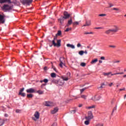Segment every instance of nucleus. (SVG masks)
<instances>
[{"instance_id": "79ce46f5", "label": "nucleus", "mask_w": 126, "mask_h": 126, "mask_svg": "<svg viewBox=\"0 0 126 126\" xmlns=\"http://www.w3.org/2000/svg\"><path fill=\"white\" fill-rule=\"evenodd\" d=\"M52 68L54 69V70H55V71L58 72V71H57V69L56 68V67H55V66L52 65Z\"/></svg>"}, {"instance_id": "c03bdc74", "label": "nucleus", "mask_w": 126, "mask_h": 126, "mask_svg": "<svg viewBox=\"0 0 126 126\" xmlns=\"http://www.w3.org/2000/svg\"><path fill=\"white\" fill-rule=\"evenodd\" d=\"M71 30V29L69 28H67L66 30L65 31V32H68V31Z\"/></svg>"}, {"instance_id": "ea45409f", "label": "nucleus", "mask_w": 126, "mask_h": 126, "mask_svg": "<svg viewBox=\"0 0 126 126\" xmlns=\"http://www.w3.org/2000/svg\"><path fill=\"white\" fill-rule=\"evenodd\" d=\"M115 111H117V106H116V107L113 109L112 115H113V113H114Z\"/></svg>"}, {"instance_id": "052dcab7", "label": "nucleus", "mask_w": 126, "mask_h": 126, "mask_svg": "<svg viewBox=\"0 0 126 126\" xmlns=\"http://www.w3.org/2000/svg\"><path fill=\"white\" fill-rule=\"evenodd\" d=\"M4 117H5V118H7V117H8V114H5Z\"/></svg>"}, {"instance_id": "cd10ccee", "label": "nucleus", "mask_w": 126, "mask_h": 126, "mask_svg": "<svg viewBox=\"0 0 126 126\" xmlns=\"http://www.w3.org/2000/svg\"><path fill=\"white\" fill-rule=\"evenodd\" d=\"M83 54H84V51L82 50L79 52V55H80V56H83Z\"/></svg>"}, {"instance_id": "37998d69", "label": "nucleus", "mask_w": 126, "mask_h": 126, "mask_svg": "<svg viewBox=\"0 0 126 126\" xmlns=\"http://www.w3.org/2000/svg\"><path fill=\"white\" fill-rule=\"evenodd\" d=\"M76 112V110H72L71 111V114H75Z\"/></svg>"}, {"instance_id": "4468645a", "label": "nucleus", "mask_w": 126, "mask_h": 126, "mask_svg": "<svg viewBox=\"0 0 126 126\" xmlns=\"http://www.w3.org/2000/svg\"><path fill=\"white\" fill-rule=\"evenodd\" d=\"M0 3H4V2H8L10 3L11 1L10 0H0Z\"/></svg>"}, {"instance_id": "09e8293b", "label": "nucleus", "mask_w": 126, "mask_h": 126, "mask_svg": "<svg viewBox=\"0 0 126 126\" xmlns=\"http://www.w3.org/2000/svg\"><path fill=\"white\" fill-rule=\"evenodd\" d=\"M126 91V88H124L123 89H119V91Z\"/></svg>"}, {"instance_id": "2f4dec72", "label": "nucleus", "mask_w": 126, "mask_h": 126, "mask_svg": "<svg viewBox=\"0 0 126 126\" xmlns=\"http://www.w3.org/2000/svg\"><path fill=\"white\" fill-rule=\"evenodd\" d=\"M79 22H75L73 23V26H75V25H79Z\"/></svg>"}, {"instance_id": "6e6552de", "label": "nucleus", "mask_w": 126, "mask_h": 126, "mask_svg": "<svg viewBox=\"0 0 126 126\" xmlns=\"http://www.w3.org/2000/svg\"><path fill=\"white\" fill-rule=\"evenodd\" d=\"M64 16H62L63 18L64 19H67V18H69V16H70V15L67 13V12H64L63 13Z\"/></svg>"}, {"instance_id": "f03ea898", "label": "nucleus", "mask_w": 126, "mask_h": 126, "mask_svg": "<svg viewBox=\"0 0 126 126\" xmlns=\"http://www.w3.org/2000/svg\"><path fill=\"white\" fill-rule=\"evenodd\" d=\"M94 117L93 116V114L92 113V111H90L88 112V116H86L85 117V120H92Z\"/></svg>"}, {"instance_id": "f704fd0d", "label": "nucleus", "mask_w": 126, "mask_h": 126, "mask_svg": "<svg viewBox=\"0 0 126 126\" xmlns=\"http://www.w3.org/2000/svg\"><path fill=\"white\" fill-rule=\"evenodd\" d=\"M23 91H24V88H23L22 89H21L20 90V91L19 92V94H21V93H22V92H23Z\"/></svg>"}, {"instance_id": "4c0bfd02", "label": "nucleus", "mask_w": 126, "mask_h": 126, "mask_svg": "<svg viewBox=\"0 0 126 126\" xmlns=\"http://www.w3.org/2000/svg\"><path fill=\"white\" fill-rule=\"evenodd\" d=\"M84 34L85 35H87V34H94V33H93V32H85L84 33Z\"/></svg>"}, {"instance_id": "0eeeda50", "label": "nucleus", "mask_w": 126, "mask_h": 126, "mask_svg": "<svg viewBox=\"0 0 126 126\" xmlns=\"http://www.w3.org/2000/svg\"><path fill=\"white\" fill-rule=\"evenodd\" d=\"M111 30L112 31V33H117V32H119L120 29L119 28V27L114 26L113 28L111 29Z\"/></svg>"}, {"instance_id": "774afa93", "label": "nucleus", "mask_w": 126, "mask_h": 126, "mask_svg": "<svg viewBox=\"0 0 126 126\" xmlns=\"http://www.w3.org/2000/svg\"><path fill=\"white\" fill-rule=\"evenodd\" d=\"M123 77H124V78H126V75H123Z\"/></svg>"}, {"instance_id": "680f3d73", "label": "nucleus", "mask_w": 126, "mask_h": 126, "mask_svg": "<svg viewBox=\"0 0 126 126\" xmlns=\"http://www.w3.org/2000/svg\"><path fill=\"white\" fill-rule=\"evenodd\" d=\"M82 106H83V104H79V108H81V107H82Z\"/></svg>"}, {"instance_id": "c85d7f7f", "label": "nucleus", "mask_w": 126, "mask_h": 126, "mask_svg": "<svg viewBox=\"0 0 126 126\" xmlns=\"http://www.w3.org/2000/svg\"><path fill=\"white\" fill-rule=\"evenodd\" d=\"M81 98H82L83 99H85V100H86L87 98V95H82L81 96Z\"/></svg>"}, {"instance_id": "ddd939ff", "label": "nucleus", "mask_w": 126, "mask_h": 126, "mask_svg": "<svg viewBox=\"0 0 126 126\" xmlns=\"http://www.w3.org/2000/svg\"><path fill=\"white\" fill-rule=\"evenodd\" d=\"M45 106L46 107H52V106H53V103L51 102H46Z\"/></svg>"}, {"instance_id": "a19ab883", "label": "nucleus", "mask_w": 126, "mask_h": 126, "mask_svg": "<svg viewBox=\"0 0 126 126\" xmlns=\"http://www.w3.org/2000/svg\"><path fill=\"white\" fill-rule=\"evenodd\" d=\"M95 126H104L103 124L98 123Z\"/></svg>"}, {"instance_id": "1a4fd4ad", "label": "nucleus", "mask_w": 126, "mask_h": 126, "mask_svg": "<svg viewBox=\"0 0 126 126\" xmlns=\"http://www.w3.org/2000/svg\"><path fill=\"white\" fill-rule=\"evenodd\" d=\"M36 91H35V90L33 88H30L29 89H27L26 90V92L27 93H31V94H32V93H35Z\"/></svg>"}, {"instance_id": "39448f33", "label": "nucleus", "mask_w": 126, "mask_h": 126, "mask_svg": "<svg viewBox=\"0 0 126 126\" xmlns=\"http://www.w3.org/2000/svg\"><path fill=\"white\" fill-rule=\"evenodd\" d=\"M67 74L69 76L68 77H64L63 76H62V79L63 80V81H67V80L70 78V72H67Z\"/></svg>"}, {"instance_id": "412c9836", "label": "nucleus", "mask_w": 126, "mask_h": 126, "mask_svg": "<svg viewBox=\"0 0 126 126\" xmlns=\"http://www.w3.org/2000/svg\"><path fill=\"white\" fill-rule=\"evenodd\" d=\"M111 73H112V72H109L108 73L104 72V73H103V75H104V76H108L110 75V74H111Z\"/></svg>"}, {"instance_id": "a211bd4d", "label": "nucleus", "mask_w": 126, "mask_h": 126, "mask_svg": "<svg viewBox=\"0 0 126 126\" xmlns=\"http://www.w3.org/2000/svg\"><path fill=\"white\" fill-rule=\"evenodd\" d=\"M110 33H113V31H112V29H109L105 32L106 34H109Z\"/></svg>"}, {"instance_id": "de8ad7c7", "label": "nucleus", "mask_w": 126, "mask_h": 126, "mask_svg": "<svg viewBox=\"0 0 126 126\" xmlns=\"http://www.w3.org/2000/svg\"><path fill=\"white\" fill-rule=\"evenodd\" d=\"M81 44H80V43H78L77 44V48H80V47H81Z\"/></svg>"}, {"instance_id": "aec40b11", "label": "nucleus", "mask_w": 126, "mask_h": 126, "mask_svg": "<svg viewBox=\"0 0 126 126\" xmlns=\"http://www.w3.org/2000/svg\"><path fill=\"white\" fill-rule=\"evenodd\" d=\"M72 24V20L71 19H70V20H69L68 21L67 26H69V25H71Z\"/></svg>"}, {"instance_id": "338daca9", "label": "nucleus", "mask_w": 126, "mask_h": 126, "mask_svg": "<svg viewBox=\"0 0 126 126\" xmlns=\"http://www.w3.org/2000/svg\"><path fill=\"white\" fill-rule=\"evenodd\" d=\"M44 70H47V67H44Z\"/></svg>"}, {"instance_id": "8fccbe9b", "label": "nucleus", "mask_w": 126, "mask_h": 126, "mask_svg": "<svg viewBox=\"0 0 126 126\" xmlns=\"http://www.w3.org/2000/svg\"><path fill=\"white\" fill-rule=\"evenodd\" d=\"M16 113H21V110H20L19 109H17L16 110Z\"/></svg>"}, {"instance_id": "6ab92c4d", "label": "nucleus", "mask_w": 126, "mask_h": 126, "mask_svg": "<svg viewBox=\"0 0 126 126\" xmlns=\"http://www.w3.org/2000/svg\"><path fill=\"white\" fill-rule=\"evenodd\" d=\"M90 25H91V23H90V21H89V22H87L86 21V24L84 25L83 26H90Z\"/></svg>"}, {"instance_id": "e2e57ef3", "label": "nucleus", "mask_w": 126, "mask_h": 126, "mask_svg": "<svg viewBox=\"0 0 126 126\" xmlns=\"http://www.w3.org/2000/svg\"><path fill=\"white\" fill-rule=\"evenodd\" d=\"M112 6H114V5L113 4H110L109 7H112Z\"/></svg>"}, {"instance_id": "b1692460", "label": "nucleus", "mask_w": 126, "mask_h": 126, "mask_svg": "<svg viewBox=\"0 0 126 126\" xmlns=\"http://www.w3.org/2000/svg\"><path fill=\"white\" fill-rule=\"evenodd\" d=\"M4 124V121L2 119H0V126H2Z\"/></svg>"}, {"instance_id": "0e129e2a", "label": "nucleus", "mask_w": 126, "mask_h": 126, "mask_svg": "<svg viewBox=\"0 0 126 126\" xmlns=\"http://www.w3.org/2000/svg\"><path fill=\"white\" fill-rule=\"evenodd\" d=\"M84 54H87V51L85 50V51H84Z\"/></svg>"}, {"instance_id": "9d476101", "label": "nucleus", "mask_w": 126, "mask_h": 126, "mask_svg": "<svg viewBox=\"0 0 126 126\" xmlns=\"http://www.w3.org/2000/svg\"><path fill=\"white\" fill-rule=\"evenodd\" d=\"M3 7L6 10H10V9H12V7L9 5H4Z\"/></svg>"}, {"instance_id": "2eb2a0df", "label": "nucleus", "mask_w": 126, "mask_h": 126, "mask_svg": "<svg viewBox=\"0 0 126 126\" xmlns=\"http://www.w3.org/2000/svg\"><path fill=\"white\" fill-rule=\"evenodd\" d=\"M64 20V19L63 17H61L60 18L58 19V21L60 22V23H61V24H63Z\"/></svg>"}, {"instance_id": "58836bf2", "label": "nucleus", "mask_w": 126, "mask_h": 126, "mask_svg": "<svg viewBox=\"0 0 126 126\" xmlns=\"http://www.w3.org/2000/svg\"><path fill=\"white\" fill-rule=\"evenodd\" d=\"M49 82V80H48V79H44L43 80V82H44L45 83H48V82Z\"/></svg>"}, {"instance_id": "4be33fe9", "label": "nucleus", "mask_w": 126, "mask_h": 126, "mask_svg": "<svg viewBox=\"0 0 126 126\" xmlns=\"http://www.w3.org/2000/svg\"><path fill=\"white\" fill-rule=\"evenodd\" d=\"M97 62H98V59H96L92 60L91 63L93 64V63H97Z\"/></svg>"}, {"instance_id": "9b49d317", "label": "nucleus", "mask_w": 126, "mask_h": 126, "mask_svg": "<svg viewBox=\"0 0 126 126\" xmlns=\"http://www.w3.org/2000/svg\"><path fill=\"white\" fill-rule=\"evenodd\" d=\"M5 21L4 20V17L0 14V23L3 24Z\"/></svg>"}, {"instance_id": "13d9d810", "label": "nucleus", "mask_w": 126, "mask_h": 126, "mask_svg": "<svg viewBox=\"0 0 126 126\" xmlns=\"http://www.w3.org/2000/svg\"><path fill=\"white\" fill-rule=\"evenodd\" d=\"M120 61H114L113 63H120Z\"/></svg>"}, {"instance_id": "a878e982", "label": "nucleus", "mask_w": 126, "mask_h": 126, "mask_svg": "<svg viewBox=\"0 0 126 126\" xmlns=\"http://www.w3.org/2000/svg\"><path fill=\"white\" fill-rule=\"evenodd\" d=\"M95 108V105H92V106H89L87 107V109H89V110L91 109H94Z\"/></svg>"}, {"instance_id": "49530a36", "label": "nucleus", "mask_w": 126, "mask_h": 126, "mask_svg": "<svg viewBox=\"0 0 126 126\" xmlns=\"http://www.w3.org/2000/svg\"><path fill=\"white\" fill-rule=\"evenodd\" d=\"M46 85H47V84L46 83H44V84H43L41 85V87L42 88H43L44 86H46Z\"/></svg>"}, {"instance_id": "f257e3e1", "label": "nucleus", "mask_w": 126, "mask_h": 126, "mask_svg": "<svg viewBox=\"0 0 126 126\" xmlns=\"http://www.w3.org/2000/svg\"><path fill=\"white\" fill-rule=\"evenodd\" d=\"M54 82L56 84L60 85V86H62V85H63L64 83V81H63V80L62 78L59 79V80H55L54 81Z\"/></svg>"}, {"instance_id": "5701e85b", "label": "nucleus", "mask_w": 126, "mask_h": 126, "mask_svg": "<svg viewBox=\"0 0 126 126\" xmlns=\"http://www.w3.org/2000/svg\"><path fill=\"white\" fill-rule=\"evenodd\" d=\"M90 120H87V121H85L84 124L86 126H88V125H89L90 124Z\"/></svg>"}, {"instance_id": "f3484780", "label": "nucleus", "mask_w": 126, "mask_h": 126, "mask_svg": "<svg viewBox=\"0 0 126 126\" xmlns=\"http://www.w3.org/2000/svg\"><path fill=\"white\" fill-rule=\"evenodd\" d=\"M94 98H95V101H99V100H100V99H101V96L98 95L97 96V95H95Z\"/></svg>"}, {"instance_id": "423d86ee", "label": "nucleus", "mask_w": 126, "mask_h": 126, "mask_svg": "<svg viewBox=\"0 0 126 126\" xmlns=\"http://www.w3.org/2000/svg\"><path fill=\"white\" fill-rule=\"evenodd\" d=\"M33 0H23L21 2L22 4H29V3H32Z\"/></svg>"}, {"instance_id": "5fc2aeb1", "label": "nucleus", "mask_w": 126, "mask_h": 126, "mask_svg": "<svg viewBox=\"0 0 126 126\" xmlns=\"http://www.w3.org/2000/svg\"><path fill=\"white\" fill-rule=\"evenodd\" d=\"M56 40H58V39H57V35H56V36H54L53 41H56Z\"/></svg>"}, {"instance_id": "e433bc0d", "label": "nucleus", "mask_w": 126, "mask_h": 126, "mask_svg": "<svg viewBox=\"0 0 126 126\" xmlns=\"http://www.w3.org/2000/svg\"><path fill=\"white\" fill-rule=\"evenodd\" d=\"M63 61L60 60V63L59 64L60 67H63Z\"/></svg>"}, {"instance_id": "7c9ffc66", "label": "nucleus", "mask_w": 126, "mask_h": 126, "mask_svg": "<svg viewBox=\"0 0 126 126\" xmlns=\"http://www.w3.org/2000/svg\"><path fill=\"white\" fill-rule=\"evenodd\" d=\"M61 35H62V31H59L58 33L56 34V36H61Z\"/></svg>"}, {"instance_id": "864d4df0", "label": "nucleus", "mask_w": 126, "mask_h": 126, "mask_svg": "<svg viewBox=\"0 0 126 126\" xmlns=\"http://www.w3.org/2000/svg\"><path fill=\"white\" fill-rule=\"evenodd\" d=\"M98 89H101V88H103V86L101 84V86L100 87H98Z\"/></svg>"}, {"instance_id": "7ed1b4c3", "label": "nucleus", "mask_w": 126, "mask_h": 126, "mask_svg": "<svg viewBox=\"0 0 126 126\" xmlns=\"http://www.w3.org/2000/svg\"><path fill=\"white\" fill-rule=\"evenodd\" d=\"M34 117H32V119L35 122L37 121V120H39V118H40V113H39V112L36 111L34 114Z\"/></svg>"}, {"instance_id": "69168bd1", "label": "nucleus", "mask_w": 126, "mask_h": 126, "mask_svg": "<svg viewBox=\"0 0 126 126\" xmlns=\"http://www.w3.org/2000/svg\"><path fill=\"white\" fill-rule=\"evenodd\" d=\"M99 63H103V61L99 60Z\"/></svg>"}, {"instance_id": "dca6fc26", "label": "nucleus", "mask_w": 126, "mask_h": 126, "mask_svg": "<svg viewBox=\"0 0 126 126\" xmlns=\"http://www.w3.org/2000/svg\"><path fill=\"white\" fill-rule=\"evenodd\" d=\"M66 46L68 48H71V49H75V46L73 44H67Z\"/></svg>"}, {"instance_id": "6e6d98bb", "label": "nucleus", "mask_w": 126, "mask_h": 126, "mask_svg": "<svg viewBox=\"0 0 126 126\" xmlns=\"http://www.w3.org/2000/svg\"><path fill=\"white\" fill-rule=\"evenodd\" d=\"M112 85H113V83H111L108 84V86H109V87H112Z\"/></svg>"}, {"instance_id": "3c124183", "label": "nucleus", "mask_w": 126, "mask_h": 126, "mask_svg": "<svg viewBox=\"0 0 126 126\" xmlns=\"http://www.w3.org/2000/svg\"><path fill=\"white\" fill-rule=\"evenodd\" d=\"M109 48H116V46L115 45H109Z\"/></svg>"}, {"instance_id": "20e7f679", "label": "nucleus", "mask_w": 126, "mask_h": 126, "mask_svg": "<svg viewBox=\"0 0 126 126\" xmlns=\"http://www.w3.org/2000/svg\"><path fill=\"white\" fill-rule=\"evenodd\" d=\"M57 43H56V41L54 40H52V45H53V46H54V47H58V48L61 47V39L59 40H57Z\"/></svg>"}, {"instance_id": "f8f14e48", "label": "nucleus", "mask_w": 126, "mask_h": 126, "mask_svg": "<svg viewBox=\"0 0 126 126\" xmlns=\"http://www.w3.org/2000/svg\"><path fill=\"white\" fill-rule=\"evenodd\" d=\"M59 111V108L55 107L53 110L51 111V114L54 115V114H56L57 112Z\"/></svg>"}, {"instance_id": "393cba45", "label": "nucleus", "mask_w": 126, "mask_h": 126, "mask_svg": "<svg viewBox=\"0 0 126 126\" xmlns=\"http://www.w3.org/2000/svg\"><path fill=\"white\" fill-rule=\"evenodd\" d=\"M51 77H52L53 78H54L56 77V74L55 73H52L51 74Z\"/></svg>"}, {"instance_id": "473e14b6", "label": "nucleus", "mask_w": 126, "mask_h": 126, "mask_svg": "<svg viewBox=\"0 0 126 126\" xmlns=\"http://www.w3.org/2000/svg\"><path fill=\"white\" fill-rule=\"evenodd\" d=\"M37 93H38V94H43L44 92L41 91V90H38L36 92Z\"/></svg>"}, {"instance_id": "bf43d9fd", "label": "nucleus", "mask_w": 126, "mask_h": 126, "mask_svg": "<svg viewBox=\"0 0 126 126\" xmlns=\"http://www.w3.org/2000/svg\"><path fill=\"white\" fill-rule=\"evenodd\" d=\"M100 59H101V60H105V57H101L100 58Z\"/></svg>"}, {"instance_id": "bb28decb", "label": "nucleus", "mask_w": 126, "mask_h": 126, "mask_svg": "<svg viewBox=\"0 0 126 126\" xmlns=\"http://www.w3.org/2000/svg\"><path fill=\"white\" fill-rule=\"evenodd\" d=\"M27 98H32L33 94H28L27 95Z\"/></svg>"}, {"instance_id": "603ef678", "label": "nucleus", "mask_w": 126, "mask_h": 126, "mask_svg": "<svg viewBox=\"0 0 126 126\" xmlns=\"http://www.w3.org/2000/svg\"><path fill=\"white\" fill-rule=\"evenodd\" d=\"M98 16H102V17L106 16V14H101L98 15Z\"/></svg>"}, {"instance_id": "c756f323", "label": "nucleus", "mask_w": 126, "mask_h": 126, "mask_svg": "<svg viewBox=\"0 0 126 126\" xmlns=\"http://www.w3.org/2000/svg\"><path fill=\"white\" fill-rule=\"evenodd\" d=\"M86 89H88V87L84 88H83L82 89H81L80 90L81 93H82L85 90H86Z\"/></svg>"}, {"instance_id": "72a5a7b5", "label": "nucleus", "mask_w": 126, "mask_h": 126, "mask_svg": "<svg viewBox=\"0 0 126 126\" xmlns=\"http://www.w3.org/2000/svg\"><path fill=\"white\" fill-rule=\"evenodd\" d=\"M80 66H83V67L86 66V63H82L80 64Z\"/></svg>"}, {"instance_id": "a18cd8bd", "label": "nucleus", "mask_w": 126, "mask_h": 126, "mask_svg": "<svg viewBox=\"0 0 126 126\" xmlns=\"http://www.w3.org/2000/svg\"><path fill=\"white\" fill-rule=\"evenodd\" d=\"M113 10H116V11H119V10H120V9L118 8H113Z\"/></svg>"}, {"instance_id": "c9c22d12", "label": "nucleus", "mask_w": 126, "mask_h": 126, "mask_svg": "<svg viewBox=\"0 0 126 126\" xmlns=\"http://www.w3.org/2000/svg\"><path fill=\"white\" fill-rule=\"evenodd\" d=\"M19 95H21L22 97H25V96L26 95V94H25V93H21V94H19Z\"/></svg>"}, {"instance_id": "4d7b16f0", "label": "nucleus", "mask_w": 126, "mask_h": 126, "mask_svg": "<svg viewBox=\"0 0 126 126\" xmlns=\"http://www.w3.org/2000/svg\"><path fill=\"white\" fill-rule=\"evenodd\" d=\"M94 29H103V28H101V27L95 28Z\"/></svg>"}]
</instances>
